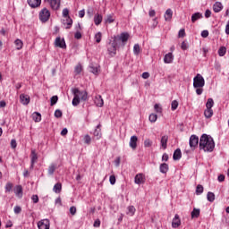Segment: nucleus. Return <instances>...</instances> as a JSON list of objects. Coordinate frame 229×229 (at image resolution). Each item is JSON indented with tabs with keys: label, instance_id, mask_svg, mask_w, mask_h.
<instances>
[{
	"label": "nucleus",
	"instance_id": "nucleus-7",
	"mask_svg": "<svg viewBox=\"0 0 229 229\" xmlns=\"http://www.w3.org/2000/svg\"><path fill=\"white\" fill-rule=\"evenodd\" d=\"M199 142V138H198V136L191 135L190 137V147L191 148V149H196V148H198Z\"/></svg>",
	"mask_w": 229,
	"mask_h": 229
},
{
	"label": "nucleus",
	"instance_id": "nucleus-44",
	"mask_svg": "<svg viewBox=\"0 0 229 229\" xmlns=\"http://www.w3.org/2000/svg\"><path fill=\"white\" fill-rule=\"evenodd\" d=\"M50 105L51 106H54V105H56V103H58V96H53L51 98H50Z\"/></svg>",
	"mask_w": 229,
	"mask_h": 229
},
{
	"label": "nucleus",
	"instance_id": "nucleus-13",
	"mask_svg": "<svg viewBox=\"0 0 229 229\" xmlns=\"http://www.w3.org/2000/svg\"><path fill=\"white\" fill-rule=\"evenodd\" d=\"M13 192L17 198H22V186L16 185L13 189Z\"/></svg>",
	"mask_w": 229,
	"mask_h": 229
},
{
	"label": "nucleus",
	"instance_id": "nucleus-2",
	"mask_svg": "<svg viewBox=\"0 0 229 229\" xmlns=\"http://www.w3.org/2000/svg\"><path fill=\"white\" fill-rule=\"evenodd\" d=\"M72 94L74 96L72 102L73 106L80 105V99L81 101H87V99H89V93H87V91H81L77 88L72 89Z\"/></svg>",
	"mask_w": 229,
	"mask_h": 229
},
{
	"label": "nucleus",
	"instance_id": "nucleus-27",
	"mask_svg": "<svg viewBox=\"0 0 229 229\" xmlns=\"http://www.w3.org/2000/svg\"><path fill=\"white\" fill-rule=\"evenodd\" d=\"M174 160H180V158H182V150L180 148H177L174 152Z\"/></svg>",
	"mask_w": 229,
	"mask_h": 229
},
{
	"label": "nucleus",
	"instance_id": "nucleus-17",
	"mask_svg": "<svg viewBox=\"0 0 229 229\" xmlns=\"http://www.w3.org/2000/svg\"><path fill=\"white\" fill-rule=\"evenodd\" d=\"M137 140H138L137 136L131 137L129 145H130V148H131V149H137Z\"/></svg>",
	"mask_w": 229,
	"mask_h": 229
},
{
	"label": "nucleus",
	"instance_id": "nucleus-56",
	"mask_svg": "<svg viewBox=\"0 0 229 229\" xmlns=\"http://www.w3.org/2000/svg\"><path fill=\"white\" fill-rule=\"evenodd\" d=\"M76 212H77L76 207L72 206L70 208V214L72 216H76Z\"/></svg>",
	"mask_w": 229,
	"mask_h": 229
},
{
	"label": "nucleus",
	"instance_id": "nucleus-38",
	"mask_svg": "<svg viewBox=\"0 0 229 229\" xmlns=\"http://www.w3.org/2000/svg\"><path fill=\"white\" fill-rule=\"evenodd\" d=\"M158 119V116L157 115V114H149V116H148V121L150 122V123H157V120Z\"/></svg>",
	"mask_w": 229,
	"mask_h": 229
},
{
	"label": "nucleus",
	"instance_id": "nucleus-31",
	"mask_svg": "<svg viewBox=\"0 0 229 229\" xmlns=\"http://www.w3.org/2000/svg\"><path fill=\"white\" fill-rule=\"evenodd\" d=\"M144 180V175L142 174H138L135 178H134V182L135 183H142Z\"/></svg>",
	"mask_w": 229,
	"mask_h": 229
},
{
	"label": "nucleus",
	"instance_id": "nucleus-35",
	"mask_svg": "<svg viewBox=\"0 0 229 229\" xmlns=\"http://www.w3.org/2000/svg\"><path fill=\"white\" fill-rule=\"evenodd\" d=\"M115 21V18L114 17V14H108L106 18V22L108 24H112Z\"/></svg>",
	"mask_w": 229,
	"mask_h": 229
},
{
	"label": "nucleus",
	"instance_id": "nucleus-59",
	"mask_svg": "<svg viewBox=\"0 0 229 229\" xmlns=\"http://www.w3.org/2000/svg\"><path fill=\"white\" fill-rule=\"evenodd\" d=\"M63 16L64 17V19H66L67 17H69V9L64 8L63 10Z\"/></svg>",
	"mask_w": 229,
	"mask_h": 229
},
{
	"label": "nucleus",
	"instance_id": "nucleus-42",
	"mask_svg": "<svg viewBox=\"0 0 229 229\" xmlns=\"http://www.w3.org/2000/svg\"><path fill=\"white\" fill-rule=\"evenodd\" d=\"M12 189H13V183L7 182L5 184V192H12Z\"/></svg>",
	"mask_w": 229,
	"mask_h": 229
},
{
	"label": "nucleus",
	"instance_id": "nucleus-16",
	"mask_svg": "<svg viewBox=\"0 0 229 229\" xmlns=\"http://www.w3.org/2000/svg\"><path fill=\"white\" fill-rule=\"evenodd\" d=\"M94 101L95 105L100 108L101 106H103V105H105V102L103 101V98L101 97V95L96 96Z\"/></svg>",
	"mask_w": 229,
	"mask_h": 229
},
{
	"label": "nucleus",
	"instance_id": "nucleus-32",
	"mask_svg": "<svg viewBox=\"0 0 229 229\" xmlns=\"http://www.w3.org/2000/svg\"><path fill=\"white\" fill-rule=\"evenodd\" d=\"M203 15L200 13H195L191 15V22H195L196 21H199V19H201Z\"/></svg>",
	"mask_w": 229,
	"mask_h": 229
},
{
	"label": "nucleus",
	"instance_id": "nucleus-40",
	"mask_svg": "<svg viewBox=\"0 0 229 229\" xmlns=\"http://www.w3.org/2000/svg\"><path fill=\"white\" fill-rule=\"evenodd\" d=\"M149 26H150V28H152V30H155V28H157V26H158L157 18L152 19L151 24Z\"/></svg>",
	"mask_w": 229,
	"mask_h": 229
},
{
	"label": "nucleus",
	"instance_id": "nucleus-29",
	"mask_svg": "<svg viewBox=\"0 0 229 229\" xmlns=\"http://www.w3.org/2000/svg\"><path fill=\"white\" fill-rule=\"evenodd\" d=\"M32 119L35 123H40L42 121V115L39 113H34L32 114Z\"/></svg>",
	"mask_w": 229,
	"mask_h": 229
},
{
	"label": "nucleus",
	"instance_id": "nucleus-53",
	"mask_svg": "<svg viewBox=\"0 0 229 229\" xmlns=\"http://www.w3.org/2000/svg\"><path fill=\"white\" fill-rule=\"evenodd\" d=\"M63 113L60 109H57L55 111V117H56L57 119H60V117H62Z\"/></svg>",
	"mask_w": 229,
	"mask_h": 229
},
{
	"label": "nucleus",
	"instance_id": "nucleus-60",
	"mask_svg": "<svg viewBox=\"0 0 229 229\" xmlns=\"http://www.w3.org/2000/svg\"><path fill=\"white\" fill-rule=\"evenodd\" d=\"M149 17H155L157 15V12L154 9H150L148 12Z\"/></svg>",
	"mask_w": 229,
	"mask_h": 229
},
{
	"label": "nucleus",
	"instance_id": "nucleus-11",
	"mask_svg": "<svg viewBox=\"0 0 229 229\" xmlns=\"http://www.w3.org/2000/svg\"><path fill=\"white\" fill-rule=\"evenodd\" d=\"M30 158H31L30 167L33 168V165H35V164H37V161L38 160V156L37 155V152L35 151V149L31 150Z\"/></svg>",
	"mask_w": 229,
	"mask_h": 229
},
{
	"label": "nucleus",
	"instance_id": "nucleus-10",
	"mask_svg": "<svg viewBox=\"0 0 229 229\" xmlns=\"http://www.w3.org/2000/svg\"><path fill=\"white\" fill-rule=\"evenodd\" d=\"M30 8H38L42 4V0H27Z\"/></svg>",
	"mask_w": 229,
	"mask_h": 229
},
{
	"label": "nucleus",
	"instance_id": "nucleus-46",
	"mask_svg": "<svg viewBox=\"0 0 229 229\" xmlns=\"http://www.w3.org/2000/svg\"><path fill=\"white\" fill-rule=\"evenodd\" d=\"M178 101L177 100H173L171 103V108L173 111L176 110V108H178Z\"/></svg>",
	"mask_w": 229,
	"mask_h": 229
},
{
	"label": "nucleus",
	"instance_id": "nucleus-5",
	"mask_svg": "<svg viewBox=\"0 0 229 229\" xmlns=\"http://www.w3.org/2000/svg\"><path fill=\"white\" fill-rule=\"evenodd\" d=\"M49 17H51V13L47 8H44L40 11L39 21H41V22H47L49 21Z\"/></svg>",
	"mask_w": 229,
	"mask_h": 229
},
{
	"label": "nucleus",
	"instance_id": "nucleus-30",
	"mask_svg": "<svg viewBox=\"0 0 229 229\" xmlns=\"http://www.w3.org/2000/svg\"><path fill=\"white\" fill-rule=\"evenodd\" d=\"M14 46L18 51H21V49L22 48V46H24V43H22V40L21 39H16L14 41Z\"/></svg>",
	"mask_w": 229,
	"mask_h": 229
},
{
	"label": "nucleus",
	"instance_id": "nucleus-47",
	"mask_svg": "<svg viewBox=\"0 0 229 229\" xmlns=\"http://www.w3.org/2000/svg\"><path fill=\"white\" fill-rule=\"evenodd\" d=\"M196 194H203V186L201 184L197 185Z\"/></svg>",
	"mask_w": 229,
	"mask_h": 229
},
{
	"label": "nucleus",
	"instance_id": "nucleus-12",
	"mask_svg": "<svg viewBox=\"0 0 229 229\" xmlns=\"http://www.w3.org/2000/svg\"><path fill=\"white\" fill-rule=\"evenodd\" d=\"M180 225H182V220H180V216L176 214L172 221V227L178 228Z\"/></svg>",
	"mask_w": 229,
	"mask_h": 229
},
{
	"label": "nucleus",
	"instance_id": "nucleus-28",
	"mask_svg": "<svg viewBox=\"0 0 229 229\" xmlns=\"http://www.w3.org/2000/svg\"><path fill=\"white\" fill-rule=\"evenodd\" d=\"M212 115H214V110L206 108L204 111V116L206 117V119H210Z\"/></svg>",
	"mask_w": 229,
	"mask_h": 229
},
{
	"label": "nucleus",
	"instance_id": "nucleus-49",
	"mask_svg": "<svg viewBox=\"0 0 229 229\" xmlns=\"http://www.w3.org/2000/svg\"><path fill=\"white\" fill-rule=\"evenodd\" d=\"M84 142L85 144L89 145L90 142H92V138H90V136L89 134L84 136Z\"/></svg>",
	"mask_w": 229,
	"mask_h": 229
},
{
	"label": "nucleus",
	"instance_id": "nucleus-22",
	"mask_svg": "<svg viewBox=\"0 0 229 229\" xmlns=\"http://www.w3.org/2000/svg\"><path fill=\"white\" fill-rule=\"evenodd\" d=\"M159 171L163 174H165L167 173V171H169V165H167L165 163L161 164L159 166Z\"/></svg>",
	"mask_w": 229,
	"mask_h": 229
},
{
	"label": "nucleus",
	"instance_id": "nucleus-54",
	"mask_svg": "<svg viewBox=\"0 0 229 229\" xmlns=\"http://www.w3.org/2000/svg\"><path fill=\"white\" fill-rule=\"evenodd\" d=\"M13 210L14 214H21V212H22V208L20 206H15Z\"/></svg>",
	"mask_w": 229,
	"mask_h": 229
},
{
	"label": "nucleus",
	"instance_id": "nucleus-51",
	"mask_svg": "<svg viewBox=\"0 0 229 229\" xmlns=\"http://www.w3.org/2000/svg\"><path fill=\"white\" fill-rule=\"evenodd\" d=\"M89 71L93 74H98V72H99V70L98 69V66H91V67H89Z\"/></svg>",
	"mask_w": 229,
	"mask_h": 229
},
{
	"label": "nucleus",
	"instance_id": "nucleus-20",
	"mask_svg": "<svg viewBox=\"0 0 229 229\" xmlns=\"http://www.w3.org/2000/svg\"><path fill=\"white\" fill-rule=\"evenodd\" d=\"M171 19H173V10L167 9L165 13V21L170 22Z\"/></svg>",
	"mask_w": 229,
	"mask_h": 229
},
{
	"label": "nucleus",
	"instance_id": "nucleus-33",
	"mask_svg": "<svg viewBox=\"0 0 229 229\" xmlns=\"http://www.w3.org/2000/svg\"><path fill=\"white\" fill-rule=\"evenodd\" d=\"M53 191L56 194H59V192H62V183L57 182L56 184H55Z\"/></svg>",
	"mask_w": 229,
	"mask_h": 229
},
{
	"label": "nucleus",
	"instance_id": "nucleus-9",
	"mask_svg": "<svg viewBox=\"0 0 229 229\" xmlns=\"http://www.w3.org/2000/svg\"><path fill=\"white\" fill-rule=\"evenodd\" d=\"M38 229H49V220L44 219L38 223Z\"/></svg>",
	"mask_w": 229,
	"mask_h": 229
},
{
	"label": "nucleus",
	"instance_id": "nucleus-4",
	"mask_svg": "<svg viewBox=\"0 0 229 229\" xmlns=\"http://www.w3.org/2000/svg\"><path fill=\"white\" fill-rule=\"evenodd\" d=\"M114 38L115 42H122V46L124 47L126 42H128V38H130V34L128 32H123L121 35L114 36Z\"/></svg>",
	"mask_w": 229,
	"mask_h": 229
},
{
	"label": "nucleus",
	"instance_id": "nucleus-19",
	"mask_svg": "<svg viewBox=\"0 0 229 229\" xmlns=\"http://www.w3.org/2000/svg\"><path fill=\"white\" fill-rule=\"evenodd\" d=\"M49 4L52 10H58L60 8V0H50Z\"/></svg>",
	"mask_w": 229,
	"mask_h": 229
},
{
	"label": "nucleus",
	"instance_id": "nucleus-45",
	"mask_svg": "<svg viewBox=\"0 0 229 229\" xmlns=\"http://www.w3.org/2000/svg\"><path fill=\"white\" fill-rule=\"evenodd\" d=\"M81 71H83V67L81 66V64H77L75 66V70L74 72H76V74H81Z\"/></svg>",
	"mask_w": 229,
	"mask_h": 229
},
{
	"label": "nucleus",
	"instance_id": "nucleus-50",
	"mask_svg": "<svg viewBox=\"0 0 229 229\" xmlns=\"http://www.w3.org/2000/svg\"><path fill=\"white\" fill-rule=\"evenodd\" d=\"M145 148H151L153 146V141L149 139L146 140L144 142Z\"/></svg>",
	"mask_w": 229,
	"mask_h": 229
},
{
	"label": "nucleus",
	"instance_id": "nucleus-34",
	"mask_svg": "<svg viewBox=\"0 0 229 229\" xmlns=\"http://www.w3.org/2000/svg\"><path fill=\"white\" fill-rule=\"evenodd\" d=\"M199 209L194 208L193 210L191 211V218L194 219L196 217H199Z\"/></svg>",
	"mask_w": 229,
	"mask_h": 229
},
{
	"label": "nucleus",
	"instance_id": "nucleus-62",
	"mask_svg": "<svg viewBox=\"0 0 229 229\" xmlns=\"http://www.w3.org/2000/svg\"><path fill=\"white\" fill-rule=\"evenodd\" d=\"M74 38H77V40H80V38H81V32H80V30H77Z\"/></svg>",
	"mask_w": 229,
	"mask_h": 229
},
{
	"label": "nucleus",
	"instance_id": "nucleus-57",
	"mask_svg": "<svg viewBox=\"0 0 229 229\" xmlns=\"http://www.w3.org/2000/svg\"><path fill=\"white\" fill-rule=\"evenodd\" d=\"M109 182H110L111 185H115V182H116L115 175H111L109 177Z\"/></svg>",
	"mask_w": 229,
	"mask_h": 229
},
{
	"label": "nucleus",
	"instance_id": "nucleus-52",
	"mask_svg": "<svg viewBox=\"0 0 229 229\" xmlns=\"http://www.w3.org/2000/svg\"><path fill=\"white\" fill-rule=\"evenodd\" d=\"M154 108H155L157 114H162V107L160 106V105L156 104V105L154 106Z\"/></svg>",
	"mask_w": 229,
	"mask_h": 229
},
{
	"label": "nucleus",
	"instance_id": "nucleus-63",
	"mask_svg": "<svg viewBox=\"0 0 229 229\" xmlns=\"http://www.w3.org/2000/svg\"><path fill=\"white\" fill-rule=\"evenodd\" d=\"M33 203H38V195H33L31 197Z\"/></svg>",
	"mask_w": 229,
	"mask_h": 229
},
{
	"label": "nucleus",
	"instance_id": "nucleus-39",
	"mask_svg": "<svg viewBox=\"0 0 229 229\" xmlns=\"http://www.w3.org/2000/svg\"><path fill=\"white\" fill-rule=\"evenodd\" d=\"M218 55L219 56H225V55H226V47H221L218 49Z\"/></svg>",
	"mask_w": 229,
	"mask_h": 229
},
{
	"label": "nucleus",
	"instance_id": "nucleus-1",
	"mask_svg": "<svg viewBox=\"0 0 229 229\" xmlns=\"http://www.w3.org/2000/svg\"><path fill=\"white\" fill-rule=\"evenodd\" d=\"M214 148H216L214 139L207 134H203L199 140V149L212 153V151H214Z\"/></svg>",
	"mask_w": 229,
	"mask_h": 229
},
{
	"label": "nucleus",
	"instance_id": "nucleus-41",
	"mask_svg": "<svg viewBox=\"0 0 229 229\" xmlns=\"http://www.w3.org/2000/svg\"><path fill=\"white\" fill-rule=\"evenodd\" d=\"M55 171H56V166L55 164H51L48 167V174H54Z\"/></svg>",
	"mask_w": 229,
	"mask_h": 229
},
{
	"label": "nucleus",
	"instance_id": "nucleus-37",
	"mask_svg": "<svg viewBox=\"0 0 229 229\" xmlns=\"http://www.w3.org/2000/svg\"><path fill=\"white\" fill-rule=\"evenodd\" d=\"M133 214H135V207L133 206H129L127 208V215L128 216H133Z\"/></svg>",
	"mask_w": 229,
	"mask_h": 229
},
{
	"label": "nucleus",
	"instance_id": "nucleus-23",
	"mask_svg": "<svg viewBox=\"0 0 229 229\" xmlns=\"http://www.w3.org/2000/svg\"><path fill=\"white\" fill-rule=\"evenodd\" d=\"M167 140H169V137L167 135H165L161 138V147L163 149L167 148Z\"/></svg>",
	"mask_w": 229,
	"mask_h": 229
},
{
	"label": "nucleus",
	"instance_id": "nucleus-61",
	"mask_svg": "<svg viewBox=\"0 0 229 229\" xmlns=\"http://www.w3.org/2000/svg\"><path fill=\"white\" fill-rule=\"evenodd\" d=\"M11 147L13 148V149H15V148H17V140H11Z\"/></svg>",
	"mask_w": 229,
	"mask_h": 229
},
{
	"label": "nucleus",
	"instance_id": "nucleus-6",
	"mask_svg": "<svg viewBox=\"0 0 229 229\" xmlns=\"http://www.w3.org/2000/svg\"><path fill=\"white\" fill-rule=\"evenodd\" d=\"M107 51L109 55H111V56L115 55V54L117 53V41H115L114 38L107 45Z\"/></svg>",
	"mask_w": 229,
	"mask_h": 229
},
{
	"label": "nucleus",
	"instance_id": "nucleus-24",
	"mask_svg": "<svg viewBox=\"0 0 229 229\" xmlns=\"http://www.w3.org/2000/svg\"><path fill=\"white\" fill-rule=\"evenodd\" d=\"M101 22H103V15L96 14L94 16V23L96 24V26H99V24H101Z\"/></svg>",
	"mask_w": 229,
	"mask_h": 229
},
{
	"label": "nucleus",
	"instance_id": "nucleus-26",
	"mask_svg": "<svg viewBox=\"0 0 229 229\" xmlns=\"http://www.w3.org/2000/svg\"><path fill=\"white\" fill-rule=\"evenodd\" d=\"M207 199L210 203H214V201L216 199V195L214 194V192L208 191V194H207Z\"/></svg>",
	"mask_w": 229,
	"mask_h": 229
},
{
	"label": "nucleus",
	"instance_id": "nucleus-21",
	"mask_svg": "<svg viewBox=\"0 0 229 229\" xmlns=\"http://www.w3.org/2000/svg\"><path fill=\"white\" fill-rule=\"evenodd\" d=\"M94 137H96L97 140H99V139H101V123H99L98 126H97V130L94 131V133H93Z\"/></svg>",
	"mask_w": 229,
	"mask_h": 229
},
{
	"label": "nucleus",
	"instance_id": "nucleus-14",
	"mask_svg": "<svg viewBox=\"0 0 229 229\" xmlns=\"http://www.w3.org/2000/svg\"><path fill=\"white\" fill-rule=\"evenodd\" d=\"M174 60V55H173V53H168L165 55L164 57V62L165 64H173V61Z\"/></svg>",
	"mask_w": 229,
	"mask_h": 229
},
{
	"label": "nucleus",
	"instance_id": "nucleus-48",
	"mask_svg": "<svg viewBox=\"0 0 229 229\" xmlns=\"http://www.w3.org/2000/svg\"><path fill=\"white\" fill-rule=\"evenodd\" d=\"M102 34L101 32H98L95 35V40L97 42V44H99V42H101V38H102Z\"/></svg>",
	"mask_w": 229,
	"mask_h": 229
},
{
	"label": "nucleus",
	"instance_id": "nucleus-8",
	"mask_svg": "<svg viewBox=\"0 0 229 229\" xmlns=\"http://www.w3.org/2000/svg\"><path fill=\"white\" fill-rule=\"evenodd\" d=\"M56 47H61V49H65L67 45H65V39H62L61 38H56L55 41Z\"/></svg>",
	"mask_w": 229,
	"mask_h": 229
},
{
	"label": "nucleus",
	"instance_id": "nucleus-55",
	"mask_svg": "<svg viewBox=\"0 0 229 229\" xmlns=\"http://www.w3.org/2000/svg\"><path fill=\"white\" fill-rule=\"evenodd\" d=\"M178 37H179L180 38L185 37V29H181V30H179Z\"/></svg>",
	"mask_w": 229,
	"mask_h": 229
},
{
	"label": "nucleus",
	"instance_id": "nucleus-36",
	"mask_svg": "<svg viewBox=\"0 0 229 229\" xmlns=\"http://www.w3.org/2000/svg\"><path fill=\"white\" fill-rule=\"evenodd\" d=\"M212 106H214V99L208 98L206 103V108L207 109H212Z\"/></svg>",
	"mask_w": 229,
	"mask_h": 229
},
{
	"label": "nucleus",
	"instance_id": "nucleus-15",
	"mask_svg": "<svg viewBox=\"0 0 229 229\" xmlns=\"http://www.w3.org/2000/svg\"><path fill=\"white\" fill-rule=\"evenodd\" d=\"M20 101L21 105H30V97L25 94L20 95Z\"/></svg>",
	"mask_w": 229,
	"mask_h": 229
},
{
	"label": "nucleus",
	"instance_id": "nucleus-58",
	"mask_svg": "<svg viewBox=\"0 0 229 229\" xmlns=\"http://www.w3.org/2000/svg\"><path fill=\"white\" fill-rule=\"evenodd\" d=\"M93 226H94L95 228H99V226H101V220L97 219V220L94 222Z\"/></svg>",
	"mask_w": 229,
	"mask_h": 229
},
{
	"label": "nucleus",
	"instance_id": "nucleus-3",
	"mask_svg": "<svg viewBox=\"0 0 229 229\" xmlns=\"http://www.w3.org/2000/svg\"><path fill=\"white\" fill-rule=\"evenodd\" d=\"M193 87L196 89V94L201 96L203 94V87H205V79L201 74H197L193 78Z\"/></svg>",
	"mask_w": 229,
	"mask_h": 229
},
{
	"label": "nucleus",
	"instance_id": "nucleus-18",
	"mask_svg": "<svg viewBox=\"0 0 229 229\" xmlns=\"http://www.w3.org/2000/svg\"><path fill=\"white\" fill-rule=\"evenodd\" d=\"M221 10H223V4H221V2H216L213 4V11L215 12V13H219Z\"/></svg>",
	"mask_w": 229,
	"mask_h": 229
},
{
	"label": "nucleus",
	"instance_id": "nucleus-43",
	"mask_svg": "<svg viewBox=\"0 0 229 229\" xmlns=\"http://www.w3.org/2000/svg\"><path fill=\"white\" fill-rule=\"evenodd\" d=\"M134 55H139L140 53V46L139 44H135L133 47Z\"/></svg>",
	"mask_w": 229,
	"mask_h": 229
},
{
	"label": "nucleus",
	"instance_id": "nucleus-25",
	"mask_svg": "<svg viewBox=\"0 0 229 229\" xmlns=\"http://www.w3.org/2000/svg\"><path fill=\"white\" fill-rule=\"evenodd\" d=\"M64 24L67 25L66 30H71V26H72V19H71L70 16L65 18V20H64Z\"/></svg>",
	"mask_w": 229,
	"mask_h": 229
},
{
	"label": "nucleus",
	"instance_id": "nucleus-64",
	"mask_svg": "<svg viewBox=\"0 0 229 229\" xmlns=\"http://www.w3.org/2000/svg\"><path fill=\"white\" fill-rule=\"evenodd\" d=\"M201 37H202L203 38H207V37H208V30H203V31L201 32Z\"/></svg>",
	"mask_w": 229,
	"mask_h": 229
}]
</instances>
